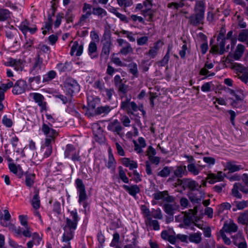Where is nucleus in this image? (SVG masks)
I'll list each match as a JSON object with an SVG mask.
<instances>
[{
  "label": "nucleus",
  "mask_w": 248,
  "mask_h": 248,
  "mask_svg": "<svg viewBox=\"0 0 248 248\" xmlns=\"http://www.w3.org/2000/svg\"><path fill=\"white\" fill-rule=\"evenodd\" d=\"M10 17V12L6 9H0V21H4Z\"/></svg>",
  "instance_id": "59"
},
{
  "label": "nucleus",
  "mask_w": 248,
  "mask_h": 248,
  "mask_svg": "<svg viewBox=\"0 0 248 248\" xmlns=\"http://www.w3.org/2000/svg\"><path fill=\"white\" fill-rule=\"evenodd\" d=\"M108 161L106 162V166L108 169L112 170H114L116 167V162L113 155L112 151L110 148H108Z\"/></svg>",
  "instance_id": "23"
},
{
  "label": "nucleus",
  "mask_w": 248,
  "mask_h": 248,
  "mask_svg": "<svg viewBox=\"0 0 248 248\" xmlns=\"http://www.w3.org/2000/svg\"><path fill=\"white\" fill-rule=\"evenodd\" d=\"M5 65L7 66L14 67L16 71H21L23 68L22 62L20 60H16L12 58H9Z\"/></svg>",
  "instance_id": "19"
},
{
  "label": "nucleus",
  "mask_w": 248,
  "mask_h": 248,
  "mask_svg": "<svg viewBox=\"0 0 248 248\" xmlns=\"http://www.w3.org/2000/svg\"><path fill=\"white\" fill-rule=\"evenodd\" d=\"M8 229L13 232L16 237H20L22 234L21 228L20 227H16L14 224H12L8 228Z\"/></svg>",
  "instance_id": "34"
},
{
  "label": "nucleus",
  "mask_w": 248,
  "mask_h": 248,
  "mask_svg": "<svg viewBox=\"0 0 248 248\" xmlns=\"http://www.w3.org/2000/svg\"><path fill=\"white\" fill-rule=\"evenodd\" d=\"M69 216L66 218V225L67 227L76 229L78 222L80 220V217L78 215L77 209L68 210Z\"/></svg>",
  "instance_id": "5"
},
{
  "label": "nucleus",
  "mask_w": 248,
  "mask_h": 248,
  "mask_svg": "<svg viewBox=\"0 0 248 248\" xmlns=\"http://www.w3.org/2000/svg\"><path fill=\"white\" fill-rule=\"evenodd\" d=\"M88 106L91 108H94L96 106V103L99 102V99L97 97L92 98V97H87Z\"/></svg>",
  "instance_id": "54"
},
{
  "label": "nucleus",
  "mask_w": 248,
  "mask_h": 248,
  "mask_svg": "<svg viewBox=\"0 0 248 248\" xmlns=\"http://www.w3.org/2000/svg\"><path fill=\"white\" fill-rule=\"evenodd\" d=\"M233 243L238 248H247V244L244 236L241 234H237L233 237Z\"/></svg>",
  "instance_id": "16"
},
{
  "label": "nucleus",
  "mask_w": 248,
  "mask_h": 248,
  "mask_svg": "<svg viewBox=\"0 0 248 248\" xmlns=\"http://www.w3.org/2000/svg\"><path fill=\"white\" fill-rule=\"evenodd\" d=\"M174 174L175 177L177 178H182L184 175L186 176L187 171L186 166H177L174 170Z\"/></svg>",
  "instance_id": "26"
},
{
  "label": "nucleus",
  "mask_w": 248,
  "mask_h": 248,
  "mask_svg": "<svg viewBox=\"0 0 248 248\" xmlns=\"http://www.w3.org/2000/svg\"><path fill=\"white\" fill-rule=\"evenodd\" d=\"M97 50V46L94 42H91L88 47V53L92 58L95 56V52Z\"/></svg>",
  "instance_id": "35"
},
{
  "label": "nucleus",
  "mask_w": 248,
  "mask_h": 248,
  "mask_svg": "<svg viewBox=\"0 0 248 248\" xmlns=\"http://www.w3.org/2000/svg\"><path fill=\"white\" fill-rule=\"evenodd\" d=\"M8 168L11 172L17 176L21 177L23 175V171L20 165H16L12 161L8 164Z\"/></svg>",
  "instance_id": "21"
},
{
  "label": "nucleus",
  "mask_w": 248,
  "mask_h": 248,
  "mask_svg": "<svg viewBox=\"0 0 248 248\" xmlns=\"http://www.w3.org/2000/svg\"><path fill=\"white\" fill-rule=\"evenodd\" d=\"M197 212V206H195L192 209H189L187 212H184V215L181 218H183V222L185 226L189 227L191 223H195L198 221L199 219L196 216Z\"/></svg>",
  "instance_id": "3"
},
{
  "label": "nucleus",
  "mask_w": 248,
  "mask_h": 248,
  "mask_svg": "<svg viewBox=\"0 0 248 248\" xmlns=\"http://www.w3.org/2000/svg\"><path fill=\"white\" fill-rule=\"evenodd\" d=\"M125 108H127L128 109L127 111L128 112H129V109L130 108H131V109L134 111H137L138 110V107L134 102H131L128 104L126 101H125Z\"/></svg>",
  "instance_id": "61"
},
{
  "label": "nucleus",
  "mask_w": 248,
  "mask_h": 248,
  "mask_svg": "<svg viewBox=\"0 0 248 248\" xmlns=\"http://www.w3.org/2000/svg\"><path fill=\"white\" fill-rule=\"evenodd\" d=\"M138 142L135 140H132V142L134 144V150L138 154H141L143 152L142 148H144L146 146V143L145 140L142 137H140L138 138Z\"/></svg>",
  "instance_id": "15"
},
{
  "label": "nucleus",
  "mask_w": 248,
  "mask_h": 248,
  "mask_svg": "<svg viewBox=\"0 0 248 248\" xmlns=\"http://www.w3.org/2000/svg\"><path fill=\"white\" fill-rule=\"evenodd\" d=\"M189 199L193 203H199L201 202L202 198L196 196L193 193H191L188 196Z\"/></svg>",
  "instance_id": "63"
},
{
  "label": "nucleus",
  "mask_w": 248,
  "mask_h": 248,
  "mask_svg": "<svg viewBox=\"0 0 248 248\" xmlns=\"http://www.w3.org/2000/svg\"><path fill=\"white\" fill-rule=\"evenodd\" d=\"M51 28L52 20L50 19H48V21L46 22L44 25L42 27L43 34L46 35L51 29Z\"/></svg>",
  "instance_id": "46"
},
{
  "label": "nucleus",
  "mask_w": 248,
  "mask_h": 248,
  "mask_svg": "<svg viewBox=\"0 0 248 248\" xmlns=\"http://www.w3.org/2000/svg\"><path fill=\"white\" fill-rule=\"evenodd\" d=\"M172 169V167H165L161 170L158 172L157 175L162 177H166L170 175Z\"/></svg>",
  "instance_id": "40"
},
{
  "label": "nucleus",
  "mask_w": 248,
  "mask_h": 248,
  "mask_svg": "<svg viewBox=\"0 0 248 248\" xmlns=\"http://www.w3.org/2000/svg\"><path fill=\"white\" fill-rule=\"evenodd\" d=\"M225 167L230 172H234L245 168V165L243 163L241 164H236L235 161H228L226 162Z\"/></svg>",
  "instance_id": "12"
},
{
  "label": "nucleus",
  "mask_w": 248,
  "mask_h": 248,
  "mask_svg": "<svg viewBox=\"0 0 248 248\" xmlns=\"http://www.w3.org/2000/svg\"><path fill=\"white\" fill-rule=\"evenodd\" d=\"M92 129L94 135L97 136L98 134H100L102 132V129L101 128L99 124L98 123H94L92 126Z\"/></svg>",
  "instance_id": "58"
},
{
  "label": "nucleus",
  "mask_w": 248,
  "mask_h": 248,
  "mask_svg": "<svg viewBox=\"0 0 248 248\" xmlns=\"http://www.w3.org/2000/svg\"><path fill=\"white\" fill-rule=\"evenodd\" d=\"M27 87V83L25 80H18L13 86L12 92L14 94H21L25 92Z\"/></svg>",
  "instance_id": "9"
},
{
  "label": "nucleus",
  "mask_w": 248,
  "mask_h": 248,
  "mask_svg": "<svg viewBox=\"0 0 248 248\" xmlns=\"http://www.w3.org/2000/svg\"><path fill=\"white\" fill-rule=\"evenodd\" d=\"M41 62L39 60L36 61L31 71L33 75H35L40 72L41 70Z\"/></svg>",
  "instance_id": "44"
},
{
  "label": "nucleus",
  "mask_w": 248,
  "mask_h": 248,
  "mask_svg": "<svg viewBox=\"0 0 248 248\" xmlns=\"http://www.w3.org/2000/svg\"><path fill=\"white\" fill-rule=\"evenodd\" d=\"M64 156L65 157L71 159L74 162L79 161L80 159L79 151L71 144L67 145L64 152Z\"/></svg>",
  "instance_id": "6"
},
{
  "label": "nucleus",
  "mask_w": 248,
  "mask_h": 248,
  "mask_svg": "<svg viewBox=\"0 0 248 248\" xmlns=\"http://www.w3.org/2000/svg\"><path fill=\"white\" fill-rule=\"evenodd\" d=\"M32 233V229L29 225L24 226L22 234L23 236L26 237H31Z\"/></svg>",
  "instance_id": "62"
},
{
  "label": "nucleus",
  "mask_w": 248,
  "mask_h": 248,
  "mask_svg": "<svg viewBox=\"0 0 248 248\" xmlns=\"http://www.w3.org/2000/svg\"><path fill=\"white\" fill-rule=\"evenodd\" d=\"M163 208L165 213L170 216H172L174 214V210H175L173 206L170 204H164Z\"/></svg>",
  "instance_id": "48"
},
{
  "label": "nucleus",
  "mask_w": 248,
  "mask_h": 248,
  "mask_svg": "<svg viewBox=\"0 0 248 248\" xmlns=\"http://www.w3.org/2000/svg\"><path fill=\"white\" fill-rule=\"evenodd\" d=\"M76 187L77 192L78 195V202L82 204L84 208L87 207L86 200L87 199V194L86 193L85 186L83 184L82 181L78 179L76 180Z\"/></svg>",
  "instance_id": "4"
},
{
  "label": "nucleus",
  "mask_w": 248,
  "mask_h": 248,
  "mask_svg": "<svg viewBox=\"0 0 248 248\" xmlns=\"http://www.w3.org/2000/svg\"><path fill=\"white\" fill-rule=\"evenodd\" d=\"M238 222L243 225H247L248 223V210L241 213L238 217Z\"/></svg>",
  "instance_id": "31"
},
{
  "label": "nucleus",
  "mask_w": 248,
  "mask_h": 248,
  "mask_svg": "<svg viewBox=\"0 0 248 248\" xmlns=\"http://www.w3.org/2000/svg\"><path fill=\"white\" fill-rule=\"evenodd\" d=\"M195 13L188 17V23L194 26L202 24L204 18L205 4L203 0H198L194 7Z\"/></svg>",
  "instance_id": "1"
},
{
  "label": "nucleus",
  "mask_w": 248,
  "mask_h": 248,
  "mask_svg": "<svg viewBox=\"0 0 248 248\" xmlns=\"http://www.w3.org/2000/svg\"><path fill=\"white\" fill-rule=\"evenodd\" d=\"M238 40L241 42L248 40V30H243L239 34Z\"/></svg>",
  "instance_id": "43"
},
{
  "label": "nucleus",
  "mask_w": 248,
  "mask_h": 248,
  "mask_svg": "<svg viewBox=\"0 0 248 248\" xmlns=\"http://www.w3.org/2000/svg\"><path fill=\"white\" fill-rule=\"evenodd\" d=\"M19 29L24 34H26L28 32H30L31 34H33L37 31V28L35 25L31 27L29 23L26 21L21 22L19 26Z\"/></svg>",
  "instance_id": "14"
},
{
  "label": "nucleus",
  "mask_w": 248,
  "mask_h": 248,
  "mask_svg": "<svg viewBox=\"0 0 248 248\" xmlns=\"http://www.w3.org/2000/svg\"><path fill=\"white\" fill-rule=\"evenodd\" d=\"M3 212L4 216L0 217V224L1 226L8 228L12 224L10 221L11 215L7 210H4Z\"/></svg>",
  "instance_id": "20"
},
{
  "label": "nucleus",
  "mask_w": 248,
  "mask_h": 248,
  "mask_svg": "<svg viewBox=\"0 0 248 248\" xmlns=\"http://www.w3.org/2000/svg\"><path fill=\"white\" fill-rule=\"evenodd\" d=\"M103 167L101 166V162L98 160L94 161L93 170L97 174L99 173L103 170Z\"/></svg>",
  "instance_id": "64"
},
{
  "label": "nucleus",
  "mask_w": 248,
  "mask_h": 248,
  "mask_svg": "<svg viewBox=\"0 0 248 248\" xmlns=\"http://www.w3.org/2000/svg\"><path fill=\"white\" fill-rule=\"evenodd\" d=\"M54 142L48 141L47 140H42L41 146V153L42 154L44 157L47 158L49 157L52 151V144Z\"/></svg>",
  "instance_id": "8"
},
{
  "label": "nucleus",
  "mask_w": 248,
  "mask_h": 248,
  "mask_svg": "<svg viewBox=\"0 0 248 248\" xmlns=\"http://www.w3.org/2000/svg\"><path fill=\"white\" fill-rule=\"evenodd\" d=\"M245 51V46L241 44H238L233 54V58L235 60H239L243 56Z\"/></svg>",
  "instance_id": "27"
},
{
  "label": "nucleus",
  "mask_w": 248,
  "mask_h": 248,
  "mask_svg": "<svg viewBox=\"0 0 248 248\" xmlns=\"http://www.w3.org/2000/svg\"><path fill=\"white\" fill-rule=\"evenodd\" d=\"M125 167H128L130 170H133L138 167V164L136 161L125 157Z\"/></svg>",
  "instance_id": "41"
},
{
  "label": "nucleus",
  "mask_w": 248,
  "mask_h": 248,
  "mask_svg": "<svg viewBox=\"0 0 248 248\" xmlns=\"http://www.w3.org/2000/svg\"><path fill=\"white\" fill-rule=\"evenodd\" d=\"M91 5L88 3H84L83 7V12L85 14L82 15L79 20V24L82 26L84 24V22L91 15Z\"/></svg>",
  "instance_id": "18"
},
{
  "label": "nucleus",
  "mask_w": 248,
  "mask_h": 248,
  "mask_svg": "<svg viewBox=\"0 0 248 248\" xmlns=\"http://www.w3.org/2000/svg\"><path fill=\"white\" fill-rule=\"evenodd\" d=\"M45 116L48 121V124H51L59 120V118L54 114H50L47 113L45 114Z\"/></svg>",
  "instance_id": "53"
},
{
  "label": "nucleus",
  "mask_w": 248,
  "mask_h": 248,
  "mask_svg": "<svg viewBox=\"0 0 248 248\" xmlns=\"http://www.w3.org/2000/svg\"><path fill=\"white\" fill-rule=\"evenodd\" d=\"M172 49V46L169 45L168 47L167 52L162 60L159 62L160 65L162 66H165L168 64L169 59H170V53Z\"/></svg>",
  "instance_id": "36"
},
{
  "label": "nucleus",
  "mask_w": 248,
  "mask_h": 248,
  "mask_svg": "<svg viewBox=\"0 0 248 248\" xmlns=\"http://www.w3.org/2000/svg\"><path fill=\"white\" fill-rule=\"evenodd\" d=\"M40 199L38 195V193L37 192L34 195L33 199L31 201V205L33 208H34L35 210H37L40 207Z\"/></svg>",
  "instance_id": "42"
},
{
  "label": "nucleus",
  "mask_w": 248,
  "mask_h": 248,
  "mask_svg": "<svg viewBox=\"0 0 248 248\" xmlns=\"http://www.w3.org/2000/svg\"><path fill=\"white\" fill-rule=\"evenodd\" d=\"M145 222L146 225L153 227V230L155 231H158L160 229L158 221L156 220H153L152 217L148 219H145Z\"/></svg>",
  "instance_id": "30"
},
{
  "label": "nucleus",
  "mask_w": 248,
  "mask_h": 248,
  "mask_svg": "<svg viewBox=\"0 0 248 248\" xmlns=\"http://www.w3.org/2000/svg\"><path fill=\"white\" fill-rule=\"evenodd\" d=\"M125 190L133 197L136 196V194L140 192V189L137 185L130 186L125 185Z\"/></svg>",
  "instance_id": "29"
},
{
  "label": "nucleus",
  "mask_w": 248,
  "mask_h": 248,
  "mask_svg": "<svg viewBox=\"0 0 248 248\" xmlns=\"http://www.w3.org/2000/svg\"><path fill=\"white\" fill-rule=\"evenodd\" d=\"M223 229L226 232H235L237 231L238 226L232 220H231L229 223L225 222Z\"/></svg>",
  "instance_id": "24"
},
{
  "label": "nucleus",
  "mask_w": 248,
  "mask_h": 248,
  "mask_svg": "<svg viewBox=\"0 0 248 248\" xmlns=\"http://www.w3.org/2000/svg\"><path fill=\"white\" fill-rule=\"evenodd\" d=\"M114 83L119 91L124 92V85L123 80L119 75H116L114 77Z\"/></svg>",
  "instance_id": "32"
},
{
  "label": "nucleus",
  "mask_w": 248,
  "mask_h": 248,
  "mask_svg": "<svg viewBox=\"0 0 248 248\" xmlns=\"http://www.w3.org/2000/svg\"><path fill=\"white\" fill-rule=\"evenodd\" d=\"M56 75V72L54 71H49L44 76L43 81H48L53 79Z\"/></svg>",
  "instance_id": "56"
},
{
  "label": "nucleus",
  "mask_w": 248,
  "mask_h": 248,
  "mask_svg": "<svg viewBox=\"0 0 248 248\" xmlns=\"http://www.w3.org/2000/svg\"><path fill=\"white\" fill-rule=\"evenodd\" d=\"M140 210L143 217L146 218L145 219H148L151 217V212L149 209L145 205H142L140 207Z\"/></svg>",
  "instance_id": "49"
},
{
  "label": "nucleus",
  "mask_w": 248,
  "mask_h": 248,
  "mask_svg": "<svg viewBox=\"0 0 248 248\" xmlns=\"http://www.w3.org/2000/svg\"><path fill=\"white\" fill-rule=\"evenodd\" d=\"M39 132L45 137L43 140L55 142L58 136V132L53 128L52 124H47L46 122H43L39 128Z\"/></svg>",
  "instance_id": "2"
},
{
  "label": "nucleus",
  "mask_w": 248,
  "mask_h": 248,
  "mask_svg": "<svg viewBox=\"0 0 248 248\" xmlns=\"http://www.w3.org/2000/svg\"><path fill=\"white\" fill-rule=\"evenodd\" d=\"M35 175L32 173H26L25 175V183L27 186L31 187L34 183Z\"/></svg>",
  "instance_id": "37"
},
{
  "label": "nucleus",
  "mask_w": 248,
  "mask_h": 248,
  "mask_svg": "<svg viewBox=\"0 0 248 248\" xmlns=\"http://www.w3.org/2000/svg\"><path fill=\"white\" fill-rule=\"evenodd\" d=\"M107 9L109 12L114 14L117 17L121 19L122 20H124V16H123V15L119 13L117 10L113 7L108 5L107 6Z\"/></svg>",
  "instance_id": "50"
},
{
  "label": "nucleus",
  "mask_w": 248,
  "mask_h": 248,
  "mask_svg": "<svg viewBox=\"0 0 248 248\" xmlns=\"http://www.w3.org/2000/svg\"><path fill=\"white\" fill-rule=\"evenodd\" d=\"M83 52V46L79 45L77 42H74L72 46L70 54L72 56H80Z\"/></svg>",
  "instance_id": "25"
},
{
  "label": "nucleus",
  "mask_w": 248,
  "mask_h": 248,
  "mask_svg": "<svg viewBox=\"0 0 248 248\" xmlns=\"http://www.w3.org/2000/svg\"><path fill=\"white\" fill-rule=\"evenodd\" d=\"M29 97L37 103L42 110L46 109V103L44 101V98L42 94L37 93H30Z\"/></svg>",
  "instance_id": "10"
},
{
  "label": "nucleus",
  "mask_w": 248,
  "mask_h": 248,
  "mask_svg": "<svg viewBox=\"0 0 248 248\" xmlns=\"http://www.w3.org/2000/svg\"><path fill=\"white\" fill-rule=\"evenodd\" d=\"M187 170L189 172H191L194 175H198L200 172V170L195 166V163L189 164L187 165Z\"/></svg>",
  "instance_id": "52"
},
{
  "label": "nucleus",
  "mask_w": 248,
  "mask_h": 248,
  "mask_svg": "<svg viewBox=\"0 0 248 248\" xmlns=\"http://www.w3.org/2000/svg\"><path fill=\"white\" fill-rule=\"evenodd\" d=\"M108 129L114 132L115 134H118L123 139V135L120 134V132L122 130L121 126L119 122L115 120L109 123L108 125Z\"/></svg>",
  "instance_id": "13"
},
{
  "label": "nucleus",
  "mask_w": 248,
  "mask_h": 248,
  "mask_svg": "<svg viewBox=\"0 0 248 248\" xmlns=\"http://www.w3.org/2000/svg\"><path fill=\"white\" fill-rule=\"evenodd\" d=\"M65 90L69 94L78 93L80 90V87L78 82L73 79H68L65 83Z\"/></svg>",
  "instance_id": "7"
},
{
  "label": "nucleus",
  "mask_w": 248,
  "mask_h": 248,
  "mask_svg": "<svg viewBox=\"0 0 248 248\" xmlns=\"http://www.w3.org/2000/svg\"><path fill=\"white\" fill-rule=\"evenodd\" d=\"M182 182L183 190L189 189L191 191H194L197 187L199 186V184L196 181L190 178H183V181Z\"/></svg>",
  "instance_id": "11"
},
{
  "label": "nucleus",
  "mask_w": 248,
  "mask_h": 248,
  "mask_svg": "<svg viewBox=\"0 0 248 248\" xmlns=\"http://www.w3.org/2000/svg\"><path fill=\"white\" fill-rule=\"evenodd\" d=\"M225 176V173L222 171H218L217 174L210 173L208 176V178L211 179L209 182L210 184H214L217 181H222Z\"/></svg>",
  "instance_id": "22"
},
{
  "label": "nucleus",
  "mask_w": 248,
  "mask_h": 248,
  "mask_svg": "<svg viewBox=\"0 0 248 248\" xmlns=\"http://www.w3.org/2000/svg\"><path fill=\"white\" fill-rule=\"evenodd\" d=\"M127 66L128 68V71L129 73H131L134 76L137 77L138 74V68L137 65L135 62H130L127 65L125 64V66Z\"/></svg>",
  "instance_id": "33"
},
{
  "label": "nucleus",
  "mask_w": 248,
  "mask_h": 248,
  "mask_svg": "<svg viewBox=\"0 0 248 248\" xmlns=\"http://www.w3.org/2000/svg\"><path fill=\"white\" fill-rule=\"evenodd\" d=\"M93 14L100 17H103L107 15V12L104 9L100 7L93 8Z\"/></svg>",
  "instance_id": "45"
},
{
  "label": "nucleus",
  "mask_w": 248,
  "mask_h": 248,
  "mask_svg": "<svg viewBox=\"0 0 248 248\" xmlns=\"http://www.w3.org/2000/svg\"><path fill=\"white\" fill-rule=\"evenodd\" d=\"M64 232L62 235V241L68 242L70 241L73 237L74 231L75 229L67 227V225H65L63 227Z\"/></svg>",
  "instance_id": "17"
},
{
  "label": "nucleus",
  "mask_w": 248,
  "mask_h": 248,
  "mask_svg": "<svg viewBox=\"0 0 248 248\" xmlns=\"http://www.w3.org/2000/svg\"><path fill=\"white\" fill-rule=\"evenodd\" d=\"M32 241L34 242V244L36 246H38L40 244L41 242L42 241V236H40L37 232H33L31 236Z\"/></svg>",
  "instance_id": "55"
},
{
  "label": "nucleus",
  "mask_w": 248,
  "mask_h": 248,
  "mask_svg": "<svg viewBox=\"0 0 248 248\" xmlns=\"http://www.w3.org/2000/svg\"><path fill=\"white\" fill-rule=\"evenodd\" d=\"M240 184L236 183L234 184L233 188L232 190V195L238 198L241 199L242 197V195L239 193L238 190H240Z\"/></svg>",
  "instance_id": "38"
},
{
  "label": "nucleus",
  "mask_w": 248,
  "mask_h": 248,
  "mask_svg": "<svg viewBox=\"0 0 248 248\" xmlns=\"http://www.w3.org/2000/svg\"><path fill=\"white\" fill-rule=\"evenodd\" d=\"M151 213V217L152 216L155 218L161 219L163 218L161 210L159 208L153 209Z\"/></svg>",
  "instance_id": "60"
},
{
  "label": "nucleus",
  "mask_w": 248,
  "mask_h": 248,
  "mask_svg": "<svg viewBox=\"0 0 248 248\" xmlns=\"http://www.w3.org/2000/svg\"><path fill=\"white\" fill-rule=\"evenodd\" d=\"M119 241V235L118 233H114L113 234V239L110 243L111 247H115V248H121L118 245Z\"/></svg>",
  "instance_id": "57"
},
{
  "label": "nucleus",
  "mask_w": 248,
  "mask_h": 248,
  "mask_svg": "<svg viewBox=\"0 0 248 248\" xmlns=\"http://www.w3.org/2000/svg\"><path fill=\"white\" fill-rule=\"evenodd\" d=\"M141 14L146 18L148 21H152L154 11L152 9L141 10Z\"/></svg>",
  "instance_id": "39"
},
{
  "label": "nucleus",
  "mask_w": 248,
  "mask_h": 248,
  "mask_svg": "<svg viewBox=\"0 0 248 248\" xmlns=\"http://www.w3.org/2000/svg\"><path fill=\"white\" fill-rule=\"evenodd\" d=\"M167 195V191H157L153 194L154 199L155 200H164V198Z\"/></svg>",
  "instance_id": "51"
},
{
  "label": "nucleus",
  "mask_w": 248,
  "mask_h": 248,
  "mask_svg": "<svg viewBox=\"0 0 248 248\" xmlns=\"http://www.w3.org/2000/svg\"><path fill=\"white\" fill-rule=\"evenodd\" d=\"M233 204H234L238 210H243L248 206L247 201H235Z\"/></svg>",
  "instance_id": "47"
},
{
  "label": "nucleus",
  "mask_w": 248,
  "mask_h": 248,
  "mask_svg": "<svg viewBox=\"0 0 248 248\" xmlns=\"http://www.w3.org/2000/svg\"><path fill=\"white\" fill-rule=\"evenodd\" d=\"M188 239L190 242L195 244H199L202 241V233L200 232H197L189 234Z\"/></svg>",
  "instance_id": "28"
}]
</instances>
